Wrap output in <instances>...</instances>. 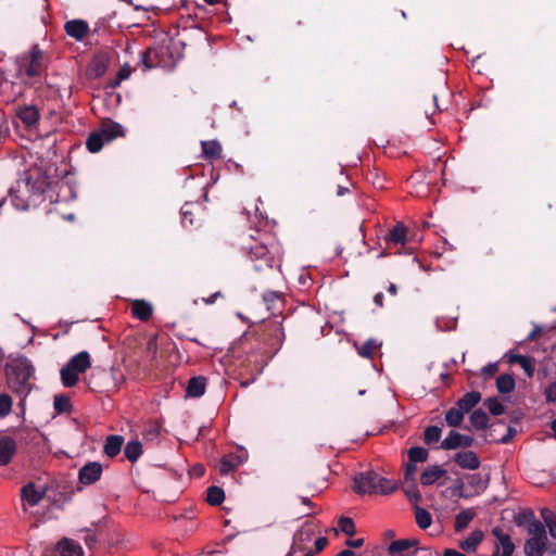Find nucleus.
Returning <instances> with one entry per match:
<instances>
[{
    "label": "nucleus",
    "instance_id": "61",
    "mask_svg": "<svg viewBox=\"0 0 556 556\" xmlns=\"http://www.w3.org/2000/svg\"><path fill=\"white\" fill-rule=\"evenodd\" d=\"M388 292L392 295L397 294V287L394 283H390L388 287Z\"/></svg>",
    "mask_w": 556,
    "mask_h": 556
},
{
    "label": "nucleus",
    "instance_id": "9",
    "mask_svg": "<svg viewBox=\"0 0 556 556\" xmlns=\"http://www.w3.org/2000/svg\"><path fill=\"white\" fill-rule=\"evenodd\" d=\"M17 452V444L12 437H0V466H7L12 462Z\"/></svg>",
    "mask_w": 556,
    "mask_h": 556
},
{
    "label": "nucleus",
    "instance_id": "16",
    "mask_svg": "<svg viewBox=\"0 0 556 556\" xmlns=\"http://www.w3.org/2000/svg\"><path fill=\"white\" fill-rule=\"evenodd\" d=\"M56 549L60 553V556H83L84 552L81 546L75 541L64 538L62 539L58 545Z\"/></svg>",
    "mask_w": 556,
    "mask_h": 556
},
{
    "label": "nucleus",
    "instance_id": "54",
    "mask_svg": "<svg viewBox=\"0 0 556 556\" xmlns=\"http://www.w3.org/2000/svg\"><path fill=\"white\" fill-rule=\"evenodd\" d=\"M516 384H496L497 390L502 394L510 393L515 389Z\"/></svg>",
    "mask_w": 556,
    "mask_h": 556
},
{
    "label": "nucleus",
    "instance_id": "39",
    "mask_svg": "<svg viewBox=\"0 0 556 556\" xmlns=\"http://www.w3.org/2000/svg\"><path fill=\"white\" fill-rule=\"evenodd\" d=\"M379 346L380 344L376 340H367L358 348V354L363 357H371Z\"/></svg>",
    "mask_w": 556,
    "mask_h": 556
},
{
    "label": "nucleus",
    "instance_id": "7",
    "mask_svg": "<svg viewBox=\"0 0 556 556\" xmlns=\"http://www.w3.org/2000/svg\"><path fill=\"white\" fill-rule=\"evenodd\" d=\"M102 465L98 462H89L78 471V480L85 485L96 483L102 475Z\"/></svg>",
    "mask_w": 556,
    "mask_h": 556
},
{
    "label": "nucleus",
    "instance_id": "51",
    "mask_svg": "<svg viewBox=\"0 0 556 556\" xmlns=\"http://www.w3.org/2000/svg\"><path fill=\"white\" fill-rule=\"evenodd\" d=\"M327 544H328L327 538H325V536L318 538L314 543V546H315V551H313L314 554L321 552L327 546Z\"/></svg>",
    "mask_w": 556,
    "mask_h": 556
},
{
    "label": "nucleus",
    "instance_id": "33",
    "mask_svg": "<svg viewBox=\"0 0 556 556\" xmlns=\"http://www.w3.org/2000/svg\"><path fill=\"white\" fill-rule=\"evenodd\" d=\"M408 462L410 463H425L428 459L429 453L426 448L420 446H413L407 452Z\"/></svg>",
    "mask_w": 556,
    "mask_h": 556
},
{
    "label": "nucleus",
    "instance_id": "56",
    "mask_svg": "<svg viewBox=\"0 0 556 556\" xmlns=\"http://www.w3.org/2000/svg\"><path fill=\"white\" fill-rule=\"evenodd\" d=\"M374 302L376 305H378L379 307H382L383 306V294L381 292L377 293L375 296H374Z\"/></svg>",
    "mask_w": 556,
    "mask_h": 556
},
{
    "label": "nucleus",
    "instance_id": "26",
    "mask_svg": "<svg viewBox=\"0 0 556 556\" xmlns=\"http://www.w3.org/2000/svg\"><path fill=\"white\" fill-rule=\"evenodd\" d=\"M407 229L403 224H397L388 233L387 240L395 244H404L406 241Z\"/></svg>",
    "mask_w": 556,
    "mask_h": 556
},
{
    "label": "nucleus",
    "instance_id": "49",
    "mask_svg": "<svg viewBox=\"0 0 556 556\" xmlns=\"http://www.w3.org/2000/svg\"><path fill=\"white\" fill-rule=\"evenodd\" d=\"M481 371H482L483 379H491L498 371V366L495 363L494 364H489V365L484 366L481 369Z\"/></svg>",
    "mask_w": 556,
    "mask_h": 556
},
{
    "label": "nucleus",
    "instance_id": "15",
    "mask_svg": "<svg viewBox=\"0 0 556 556\" xmlns=\"http://www.w3.org/2000/svg\"><path fill=\"white\" fill-rule=\"evenodd\" d=\"M45 492L36 489L34 482H28L21 490V497L26 501L29 506H36L42 498Z\"/></svg>",
    "mask_w": 556,
    "mask_h": 556
},
{
    "label": "nucleus",
    "instance_id": "36",
    "mask_svg": "<svg viewBox=\"0 0 556 556\" xmlns=\"http://www.w3.org/2000/svg\"><path fill=\"white\" fill-rule=\"evenodd\" d=\"M441 434H442L441 428H439L438 426H429L425 429L424 442L427 445L437 443V442H439Z\"/></svg>",
    "mask_w": 556,
    "mask_h": 556
},
{
    "label": "nucleus",
    "instance_id": "28",
    "mask_svg": "<svg viewBox=\"0 0 556 556\" xmlns=\"http://www.w3.org/2000/svg\"><path fill=\"white\" fill-rule=\"evenodd\" d=\"M464 416L465 413L457 405H455L445 413V422L450 427H460Z\"/></svg>",
    "mask_w": 556,
    "mask_h": 556
},
{
    "label": "nucleus",
    "instance_id": "6",
    "mask_svg": "<svg viewBox=\"0 0 556 556\" xmlns=\"http://www.w3.org/2000/svg\"><path fill=\"white\" fill-rule=\"evenodd\" d=\"M45 58L42 51L37 47H33L28 59L20 66V73H25L28 77H37L45 70Z\"/></svg>",
    "mask_w": 556,
    "mask_h": 556
},
{
    "label": "nucleus",
    "instance_id": "10",
    "mask_svg": "<svg viewBox=\"0 0 556 556\" xmlns=\"http://www.w3.org/2000/svg\"><path fill=\"white\" fill-rule=\"evenodd\" d=\"M245 454H227L225 455L218 465V471L222 476H226L236 470L240 465L247 460Z\"/></svg>",
    "mask_w": 556,
    "mask_h": 556
},
{
    "label": "nucleus",
    "instance_id": "29",
    "mask_svg": "<svg viewBox=\"0 0 556 556\" xmlns=\"http://www.w3.org/2000/svg\"><path fill=\"white\" fill-rule=\"evenodd\" d=\"M225 500L224 490L219 486L212 485L206 492V502L212 506L220 505Z\"/></svg>",
    "mask_w": 556,
    "mask_h": 556
},
{
    "label": "nucleus",
    "instance_id": "50",
    "mask_svg": "<svg viewBox=\"0 0 556 556\" xmlns=\"http://www.w3.org/2000/svg\"><path fill=\"white\" fill-rule=\"evenodd\" d=\"M544 393L547 402H556V384H548Z\"/></svg>",
    "mask_w": 556,
    "mask_h": 556
},
{
    "label": "nucleus",
    "instance_id": "3",
    "mask_svg": "<svg viewBox=\"0 0 556 556\" xmlns=\"http://www.w3.org/2000/svg\"><path fill=\"white\" fill-rule=\"evenodd\" d=\"M5 375L9 381L27 382L34 378L35 367L25 356H11L5 364Z\"/></svg>",
    "mask_w": 556,
    "mask_h": 556
},
{
    "label": "nucleus",
    "instance_id": "13",
    "mask_svg": "<svg viewBox=\"0 0 556 556\" xmlns=\"http://www.w3.org/2000/svg\"><path fill=\"white\" fill-rule=\"evenodd\" d=\"M249 253L254 260H263L267 267H271L273 258L270 256L271 250L268 245L260 240H254L249 247Z\"/></svg>",
    "mask_w": 556,
    "mask_h": 556
},
{
    "label": "nucleus",
    "instance_id": "23",
    "mask_svg": "<svg viewBox=\"0 0 556 556\" xmlns=\"http://www.w3.org/2000/svg\"><path fill=\"white\" fill-rule=\"evenodd\" d=\"M476 517V511L472 508H466L455 516L454 529L460 532L466 529L469 522Z\"/></svg>",
    "mask_w": 556,
    "mask_h": 556
},
{
    "label": "nucleus",
    "instance_id": "62",
    "mask_svg": "<svg viewBox=\"0 0 556 556\" xmlns=\"http://www.w3.org/2000/svg\"><path fill=\"white\" fill-rule=\"evenodd\" d=\"M354 552L351 549H343L337 554V556H354Z\"/></svg>",
    "mask_w": 556,
    "mask_h": 556
},
{
    "label": "nucleus",
    "instance_id": "48",
    "mask_svg": "<svg viewBox=\"0 0 556 556\" xmlns=\"http://www.w3.org/2000/svg\"><path fill=\"white\" fill-rule=\"evenodd\" d=\"M541 517L544 521V526L548 527L551 523H553V521L555 520L556 521V514L554 511H552L549 508H542L541 511Z\"/></svg>",
    "mask_w": 556,
    "mask_h": 556
},
{
    "label": "nucleus",
    "instance_id": "31",
    "mask_svg": "<svg viewBox=\"0 0 556 556\" xmlns=\"http://www.w3.org/2000/svg\"><path fill=\"white\" fill-rule=\"evenodd\" d=\"M416 544H417V541H415V540H408V539L395 540V541L391 542L388 551H389V554L393 555V554H397V553L407 551L408 548H410L412 546H414Z\"/></svg>",
    "mask_w": 556,
    "mask_h": 556
},
{
    "label": "nucleus",
    "instance_id": "24",
    "mask_svg": "<svg viewBox=\"0 0 556 556\" xmlns=\"http://www.w3.org/2000/svg\"><path fill=\"white\" fill-rule=\"evenodd\" d=\"M469 420L476 430H484L489 427L490 418L483 409L478 408L470 414Z\"/></svg>",
    "mask_w": 556,
    "mask_h": 556
},
{
    "label": "nucleus",
    "instance_id": "57",
    "mask_svg": "<svg viewBox=\"0 0 556 556\" xmlns=\"http://www.w3.org/2000/svg\"><path fill=\"white\" fill-rule=\"evenodd\" d=\"M495 382H514V378L510 375H501Z\"/></svg>",
    "mask_w": 556,
    "mask_h": 556
},
{
    "label": "nucleus",
    "instance_id": "45",
    "mask_svg": "<svg viewBox=\"0 0 556 556\" xmlns=\"http://www.w3.org/2000/svg\"><path fill=\"white\" fill-rule=\"evenodd\" d=\"M160 435V427L157 425H151L143 431V439L147 441H154Z\"/></svg>",
    "mask_w": 556,
    "mask_h": 556
},
{
    "label": "nucleus",
    "instance_id": "17",
    "mask_svg": "<svg viewBox=\"0 0 556 556\" xmlns=\"http://www.w3.org/2000/svg\"><path fill=\"white\" fill-rule=\"evenodd\" d=\"M123 444H124V438L122 435H117V434L109 435L104 442L103 453L108 457L113 458L119 454Z\"/></svg>",
    "mask_w": 556,
    "mask_h": 556
},
{
    "label": "nucleus",
    "instance_id": "19",
    "mask_svg": "<svg viewBox=\"0 0 556 556\" xmlns=\"http://www.w3.org/2000/svg\"><path fill=\"white\" fill-rule=\"evenodd\" d=\"M446 470L442 469L440 466H429L427 467L420 475V483L422 485H431L437 480L441 479L443 476H445Z\"/></svg>",
    "mask_w": 556,
    "mask_h": 556
},
{
    "label": "nucleus",
    "instance_id": "20",
    "mask_svg": "<svg viewBox=\"0 0 556 556\" xmlns=\"http://www.w3.org/2000/svg\"><path fill=\"white\" fill-rule=\"evenodd\" d=\"M481 401V393L478 391L467 392L462 396L455 405H457L465 414L469 413Z\"/></svg>",
    "mask_w": 556,
    "mask_h": 556
},
{
    "label": "nucleus",
    "instance_id": "46",
    "mask_svg": "<svg viewBox=\"0 0 556 556\" xmlns=\"http://www.w3.org/2000/svg\"><path fill=\"white\" fill-rule=\"evenodd\" d=\"M416 471H417V467L414 463L408 462L405 464V470H404L405 483L415 481Z\"/></svg>",
    "mask_w": 556,
    "mask_h": 556
},
{
    "label": "nucleus",
    "instance_id": "43",
    "mask_svg": "<svg viewBox=\"0 0 556 556\" xmlns=\"http://www.w3.org/2000/svg\"><path fill=\"white\" fill-rule=\"evenodd\" d=\"M12 399L9 394H0V418H4L11 413Z\"/></svg>",
    "mask_w": 556,
    "mask_h": 556
},
{
    "label": "nucleus",
    "instance_id": "58",
    "mask_svg": "<svg viewBox=\"0 0 556 556\" xmlns=\"http://www.w3.org/2000/svg\"><path fill=\"white\" fill-rule=\"evenodd\" d=\"M443 556H465V555L462 554L460 552L448 548V549H445Z\"/></svg>",
    "mask_w": 556,
    "mask_h": 556
},
{
    "label": "nucleus",
    "instance_id": "35",
    "mask_svg": "<svg viewBox=\"0 0 556 556\" xmlns=\"http://www.w3.org/2000/svg\"><path fill=\"white\" fill-rule=\"evenodd\" d=\"M53 406L54 410L59 414L67 413L72 408L70 397L65 394L55 395Z\"/></svg>",
    "mask_w": 556,
    "mask_h": 556
},
{
    "label": "nucleus",
    "instance_id": "47",
    "mask_svg": "<svg viewBox=\"0 0 556 556\" xmlns=\"http://www.w3.org/2000/svg\"><path fill=\"white\" fill-rule=\"evenodd\" d=\"M466 479H467V482L471 486H475V488H478L481 490L485 489V484H484L480 473L468 475V476H466Z\"/></svg>",
    "mask_w": 556,
    "mask_h": 556
},
{
    "label": "nucleus",
    "instance_id": "64",
    "mask_svg": "<svg viewBox=\"0 0 556 556\" xmlns=\"http://www.w3.org/2000/svg\"><path fill=\"white\" fill-rule=\"evenodd\" d=\"M129 74H130V72H129V71H127V70H125V68H122V70L119 71V74H118V75H119V78H121V79H126V78L129 76Z\"/></svg>",
    "mask_w": 556,
    "mask_h": 556
},
{
    "label": "nucleus",
    "instance_id": "22",
    "mask_svg": "<svg viewBox=\"0 0 556 556\" xmlns=\"http://www.w3.org/2000/svg\"><path fill=\"white\" fill-rule=\"evenodd\" d=\"M131 312L140 320H148L153 312L152 305L143 300H136L131 305Z\"/></svg>",
    "mask_w": 556,
    "mask_h": 556
},
{
    "label": "nucleus",
    "instance_id": "55",
    "mask_svg": "<svg viewBox=\"0 0 556 556\" xmlns=\"http://www.w3.org/2000/svg\"><path fill=\"white\" fill-rule=\"evenodd\" d=\"M542 332V328L539 326H535L534 329L528 334V340L533 341L535 340L540 333Z\"/></svg>",
    "mask_w": 556,
    "mask_h": 556
},
{
    "label": "nucleus",
    "instance_id": "25",
    "mask_svg": "<svg viewBox=\"0 0 556 556\" xmlns=\"http://www.w3.org/2000/svg\"><path fill=\"white\" fill-rule=\"evenodd\" d=\"M483 539V533L480 530L471 532V534L459 543V547L468 553L477 549L478 545Z\"/></svg>",
    "mask_w": 556,
    "mask_h": 556
},
{
    "label": "nucleus",
    "instance_id": "12",
    "mask_svg": "<svg viewBox=\"0 0 556 556\" xmlns=\"http://www.w3.org/2000/svg\"><path fill=\"white\" fill-rule=\"evenodd\" d=\"M453 459L462 469L468 470H476L481 464L477 453L473 451L458 452L454 455Z\"/></svg>",
    "mask_w": 556,
    "mask_h": 556
},
{
    "label": "nucleus",
    "instance_id": "37",
    "mask_svg": "<svg viewBox=\"0 0 556 556\" xmlns=\"http://www.w3.org/2000/svg\"><path fill=\"white\" fill-rule=\"evenodd\" d=\"M517 434V430L513 427H508L507 428V433L505 435H503L501 439H494L493 435L491 433L489 434H485L484 435V442H488V443H500V444H507L509 443L514 437Z\"/></svg>",
    "mask_w": 556,
    "mask_h": 556
},
{
    "label": "nucleus",
    "instance_id": "44",
    "mask_svg": "<svg viewBox=\"0 0 556 556\" xmlns=\"http://www.w3.org/2000/svg\"><path fill=\"white\" fill-rule=\"evenodd\" d=\"M192 204L186 203L181 208V215H182V225L185 227L192 226L193 225V218H192Z\"/></svg>",
    "mask_w": 556,
    "mask_h": 556
},
{
    "label": "nucleus",
    "instance_id": "11",
    "mask_svg": "<svg viewBox=\"0 0 556 556\" xmlns=\"http://www.w3.org/2000/svg\"><path fill=\"white\" fill-rule=\"evenodd\" d=\"M492 534L497 540L495 549L497 548V546H500V555L501 556H513V554L515 552V544L511 541L509 534L504 533V531L500 527L493 528Z\"/></svg>",
    "mask_w": 556,
    "mask_h": 556
},
{
    "label": "nucleus",
    "instance_id": "5",
    "mask_svg": "<svg viewBox=\"0 0 556 556\" xmlns=\"http://www.w3.org/2000/svg\"><path fill=\"white\" fill-rule=\"evenodd\" d=\"M91 366L90 355L81 351L74 355L61 369L62 382H77L79 375L84 374Z\"/></svg>",
    "mask_w": 556,
    "mask_h": 556
},
{
    "label": "nucleus",
    "instance_id": "32",
    "mask_svg": "<svg viewBox=\"0 0 556 556\" xmlns=\"http://www.w3.org/2000/svg\"><path fill=\"white\" fill-rule=\"evenodd\" d=\"M415 519L416 523L420 529H427L431 526L432 517L431 514L426 510L425 508H421L417 506L415 508Z\"/></svg>",
    "mask_w": 556,
    "mask_h": 556
},
{
    "label": "nucleus",
    "instance_id": "53",
    "mask_svg": "<svg viewBox=\"0 0 556 556\" xmlns=\"http://www.w3.org/2000/svg\"><path fill=\"white\" fill-rule=\"evenodd\" d=\"M345 544L349 546V547H352V548H358L361 546H363L364 544V539H355V540H346Z\"/></svg>",
    "mask_w": 556,
    "mask_h": 556
},
{
    "label": "nucleus",
    "instance_id": "4",
    "mask_svg": "<svg viewBox=\"0 0 556 556\" xmlns=\"http://www.w3.org/2000/svg\"><path fill=\"white\" fill-rule=\"evenodd\" d=\"M530 538L525 543V554L527 556H543L547 551V533L543 522H532L528 529Z\"/></svg>",
    "mask_w": 556,
    "mask_h": 556
},
{
    "label": "nucleus",
    "instance_id": "1",
    "mask_svg": "<svg viewBox=\"0 0 556 556\" xmlns=\"http://www.w3.org/2000/svg\"><path fill=\"white\" fill-rule=\"evenodd\" d=\"M353 491L359 495L391 494L397 489L396 482L379 476L374 470L358 472L353 479Z\"/></svg>",
    "mask_w": 556,
    "mask_h": 556
},
{
    "label": "nucleus",
    "instance_id": "38",
    "mask_svg": "<svg viewBox=\"0 0 556 556\" xmlns=\"http://www.w3.org/2000/svg\"><path fill=\"white\" fill-rule=\"evenodd\" d=\"M483 405L489 409L493 416L504 414L505 407L496 397H489L484 401Z\"/></svg>",
    "mask_w": 556,
    "mask_h": 556
},
{
    "label": "nucleus",
    "instance_id": "2",
    "mask_svg": "<svg viewBox=\"0 0 556 556\" xmlns=\"http://www.w3.org/2000/svg\"><path fill=\"white\" fill-rule=\"evenodd\" d=\"M123 135V127L114 122H103L100 128L89 135L86 141L87 149L92 152H99L105 143Z\"/></svg>",
    "mask_w": 556,
    "mask_h": 556
},
{
    "label": "nucleus",
    "instance_id": "59",
    "mask_svg": "<svg viewBox=\"0 0 556 556\" xmlns=\"http://www.w3.org/2000/svg\"><path fill=\"white\" fill-rule=\"evenodd\" d=\"M188 382H192V383L206 382V379L202 376H194V377H191Z\"/></svg>",
    "mask_w": 556,
    "mask_h": 556
},
{
    "label": "nucleus",
    "instance_id": "30",
    "mask_svg": "<svg viewBox=\"0 0 556 556\" xmlns=\"http://www.w3.org/2000/svg\"><path fill=\"white\" fill-rule=\"evenodd\" d=\"M202 151L210 159H219L222 156V146L215 140L202 141Z\"/></svg>",
    "mask_w": 556,
    "mask_h": 556
},
{
    "label": "nucleus",
    "instance_id": "60",
    "mask_svg": "<svg viewBox=\"0 0 556 556\" xmlns=\"http://www.w3.org/2000/svg\"><path fill=\"white\" fill-rule=\"evenodd\" d=\"M193 471L197 476H202L204 473V467L202 465H197L193 468Z\"/></svg>",
    "mask_w": 556,
    "mask_h": 556
},
{
    "label": "nucleus",
    "instance_id": "40",
    "mask_svg": "<svg viewBox=\"0 0 556 556\" xmlns=\"http://www.w3.org/2000/svg\"><path fill=\"white\" fill-rule=\"evenodd\" d=\"M338 528L349 536H353L356 533L355 523L350 517H341L338 521Z\"/></svg>",
    "mask_w": 556,
    "mask_h": 556
},
{
    "label": "nucleus",
    "instance_id": "27",
    "mask_svg": "<svg viewBox=\"0 0 556 556\" xmlns=\"http://www.w3.org/2000/svg\"><path fill=\"white\" fill-rule=\"evenodd\" d=\"M125 457L130 462L135 463L142 454V445L138 440L129 441L124 448Z\"/></svg>",
    "mask_w": 556,
    "mask_h": 556
},
{
    "label": "nucleus",
    "instance_id": "14",
    "mask_svg": "<svg viewBox=\"0 0 556 556\" xmlns=\"http://www.w3.org/2000/svg\"><path fill=\"white\" fill-rule=\"evenodd\" d=\"M64 29L70 37L80 41L89 33V25L83 20H72L65 23Z\"/></svg>",
    "mask_w": 556,
    "mask_h": 556
},
{
    "label": "nucleus",
    "instance_id": "42",
    "mask_svg": "<svg viewBox=\"0 0 556 556\" xmlns=\"http://www.w3.org/2000/svg\"><path fill=\"white\" fill-rule=\"evenodd\" d=\"M206 384H187L185 397L195 399L200 397L205 393Z\"/></svg>",
    "mask_w": 556,
    "mask_h": 556
},
{
    "label": "nucleus",
    "instance_id": "34",
    "mask_svg": "<svg viewBox=\"0 0 556 556\" xmlns=\"http://www.w3.org/2000/svg\"><path fill=\"white\" fill-rule=\"evenodd\" d=\"M515 522L518 527H526L528 530L530 528V526L532 525V522H541V521L535 518L532 510H528V511L519 513L515 518Z\"/></svg>",
    "mask_w": 556,
    "mask_h": 556
},
{
    "label": "nucleus",
    "instance_id": "21",
    "mask_svg": "<svg viewBox=\"0 0 556 556\" xmlns=\"http://www.w3.org/2000/svg\"><path fill=\"white\" fill-rule=\"evenodd\" d=\"M507 357L510 364H518L525 370L528 378L532 377L535 365V362L532 357L517 354H510L507 355Z\"/></svg>",
    "mask_w": 556,
    "mask_h": 556
},
{
    "label": "nucleus",
    "instance_id": "18",
    "mask_svg": "<svg viewBox=\"0 0 556 556\" xmlns=\"http://www.w3.org/2000/svg\"><path fill=\"white\" fill-rule=\"evenodd\" d=\"M16 115L27 127L36 125L39 119V112L34 105H25L20 108L16 112Z\"/></svg>",
    "mask_w": 556,
    "mask_h": 556
},
{
    "label": "nucleus",
    "instance_id": "63",
    "mask_svg": "<svg viewBox=\"0 0 556 556\" xmlns=\"http://www.w3.org/2000/svg\"><path fill=\"white\" fill-rule=\"evenodd\" d=\"M346 192H349V189L342 186H338L337 194L339 197L344 195Z\"/></svg>",
    "mask_w": 556,
    "mask_h": 556
},
{
    "label": "nucleus",
    "instance_id": "52",
    "mask_svg": "<svg viewBox=\"0 0 556 556\" xmlns=\"http://www.w3.org/2000/svg\"><path fill=\"white\" fill-rule=\"evenodd\" d=\"M223 294L220 291H217L215 293H213L211 296L208 298H202V302L205 303L206 305H211L213 304L218 298H222Z\"/></svg>",
    "mask_w": 556,
    "mask_h": 556
},
{
    "label": "nucleus",
    "instance_id": "8",
    "mask_svg": "<svg viewBox=\"0 0 556 556\" xmlns=\"http://www.w3.org/2000/svg\"><path fill=\"white\" fill-rule=\"evenodd\" d=\"M475 443V439L470 435H465L456 431H451L448 435L441 442V448L450 451L456 450L460 446L470 447Z\"/></svg>",
    "mask_w": 556,
    "mask_h": 556
},
{
    "label": "nucleus",
    "instance_id": "41",
    "mask_svg": "<svg viewBox=\"0 0 556 556\" xmlns=\"http://www.w3.org/2000/svg\"><path fill=\"white\" fill-rule=\"evenodd\" d=\"M403 490H404L406 497L409 501L419 502L421 500V494L418 491L415 481L405 483V486L403 488Z\"/></svg>",
    "mask_w": 556,
    "mask_h": 556
}]
</instances>
